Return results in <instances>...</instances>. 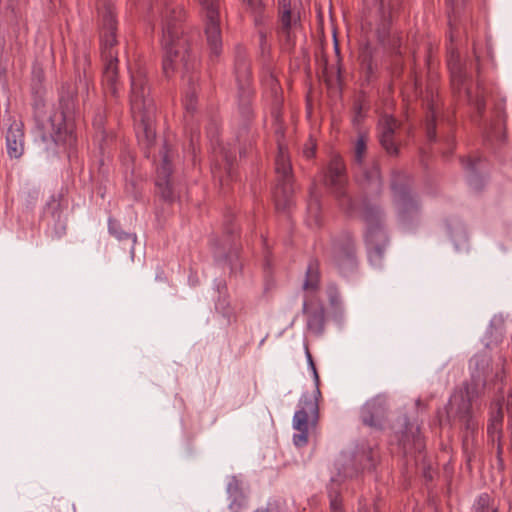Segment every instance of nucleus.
Wrapping results in <instances>:
<instances>
[{"instance_id":"nucleus-16","label":"nucleus","mask_w":512,"mask_h":512,"mask_svg":"<svg viewBox=\"0 0 512 512\" xmlns=\"http://www.w3.org/2000/svg\"><path fill=\"white\" fill-rule=\"evenodd\" d=\"M393 201L399 218L408 221L419 213V202L407 185H392Z\"/></svg>"},{"instance_id":"nucleus-35","label":"nucleus","mask_w":512,"mask_h":512,"mask_svg":"<svg viewBox=\"0 0 512 512\" xmlns=\"http://www.w3.org/2000/svg\"><path fill=\"white\" fill-rule=\"evenodd\" d=\"M414 445L417 450H421L423 448V441L420 435L414 437Z\"/></svg>"},{"instance_id":"nucleus-8","label":"nucleus","mask_w":512,"mask_h":512,"mask_svg":"<svg viewBox=\"0 0 512 512\" xmlns=\"http://www.w3.org/2000/svg\"><path fill=\"white\" fill-rule=\"evenodd\" d=\"M368 135L360 132L354 144V170L358 184L369 194L376 196L382 190V178L379 166L375 161L365 162Z\"/></svg>"},{"instance_id":"nucleus-1","label":"nucleus","mask_w":512,"mask_h":512,"mask_svg":"<svg viewBox=\"0 0 512 512\" xmlns=\"http://www.w3.org/2000/svg\"><path fill=\"white\" fill-rule=\"evenodd\" d=\"M470 382L463 389L456 391L448 403V413L455 414L467 433L473 434L478 429L475 412L478 409V399L486 385L502 378L503 363L499 361L495 367L491 358L483 351L475 354L469 361Z\"/></svg>"},{"instance_id":"nucleus-2","label":"nucleus","mask_w":512,"mask_h":512,"mask_svg":"<svg viewBox=\"0 0 512 512\" xmlns=\"http://www.w3.org/2000/svg\"><path fill=\"white\" fill-rule=\"evenodd\" d=\"M161 8L162 45L165 50L163 72L169 77L182 68L184 72L193 70L196 58L189 53L188 42L180 37L179 25L183 19V9L164 0Z\"/></svg>"},{"instance_id":"nucleus-10","label":"nucleus","mask_w":512,"mask_h":512,"mask_svg":"<svg viewBox=\"0 0 512 512\" xmlns=\"http://www.w3.org/2000/svg\"><path fill=\"white\" fill-rule=\"evenodd\" d=\"M206 20L205 34L210 52L219 56L222 51L221 31L219 26L220 0H198Z\"/></svg>"},{"instance_id":"nucleus-28","label":"nucleus","mask_w":512,"mask_h":512,"mask_svg":"<svg viewBox=\"0 0 512 512\" xmlns=\"http://www.w3.org/2000/svg\"><path fill=\"white\" fill-rule=\"evenodd\" d=\"M231 502L229 504L230 510L233 512H242L247 506L246 498L244 495H240L239 497L230 498Z\"/></svg>"},{"instance_id":"nucleus-30","label":"nucleus","mask_w":512,"mask_h":512,"mask_svg":"<svg viewBox=\"0 0 512 512\" xmlns=\"http://www.w3.org/2000/svg\"><path fill=\"white\" fill-rule=\"evenodd\" d=\"M195 98H196V94L194 91H189L186 93V96H185V107L188 111H194L195 109V105H194V101H195Z\"/></svg>"},{"instance_id":"nucleus-11","label":"nucleus","mask_w":512,"mask_h":512,"mask_svg":"<svg viewBox=\"0 0 512 512\" xmlns=\"http://www.w3.org/2000/svg\"><path fill=\"white\" fill-rule=\"evenodd\" d=\"M325 183L331 188L342 209L348 213L352 212L354 210L353 203L345 190V166L339 156H335L330 161Z\"/></svg>"},{"instance_id":"nucleus-25","label":"nucleus","mask_w":512,"mask_h":512,"mask_svg":"<svg viewBox=\"0 0 512 512\" xmlns=\"http://www.w3.org/2000/svg\"><path fill=\"white\" fill-rule=\"evenodd\" d=\"M473 512H497L493 499L486 493L481 494L474 503Z\"/></svg>"},{"instance_id":"nucleus-4","label":"nucleus","mask_w":512,"mask_h":512,"mask_svg":"<svg viewBox=\"0 0 512 512\" xmlns=\"http://www.w3.org/2000/svg\"><path fill=\"white\" fill-rule=\"evenodd\" d=\"M101 19V56L104 63L102 84L106 93L112 96L118 95V54L115 50L116 40V20L114 15V6L111 2L104 1L98 8Z\"/></svg>"},{"instance_id":"nucleus-14","label":"nucleus","mask_w":512,"mask_h":512,"mask_svg":"<svg viewBox=\"0 0 512 512\" xmlns=\"http://www.w3.org/2000/svg\"><path fill=\"white\" fill-rule=\"evenodd\" d=\"M161 165L157 168L156 188L161 198L167 202H172L178 198V193L170 181L172 173L171 149L165 143L160 152Z\"/></svg>"},{"instance_id":"nucleus-7","label":"nucleus","mask_w":512,"mask_h":512,"mask_svg":"<svg viewBox=\"0 0 512 512\" xmlns=\"http://www.w3.org/2000/svg\"><path fill=\"white\" fill-rule=\"evenodd\" d=\"M361 216L367 225L365 239L369 261L373 266H381L388 242L382 227V211L378 206L364 202Z\"/></svg>"},{"instance_id":"nucleus-29","label":"nucleus","mask_w":512,"mask_h":512,"mask_svg":"<svg viewBox=\"0 0 512 512\" xmlns=\"http://www.w3.org/2000/svg\"><path fill=\"white\" fill-rule=\"evenodd\" d=\"M451 79L452 85L454 89H457L459 92L461 91L462 85L464 84V78L460 71V69L452 68L451 69Z\"/></svg>"},{"instance_id":"nucleus-26","label":"nucleus","mask_w":512,"mask_h":512,"mask_svg":"<svg viewBox=\"0 0 512 512\" xmlns=\"http://www.w3.org/2000/svg\"><path fill=\"white\" fill-rule=\"evenodd\" d=\"M327 296L330 302V305L337 309L341 306V296L338 288L334 284H330L327 287Z\"/></svg>"},{"instance_id":"nucleus-5","label":"nucleus","mask_w":512,"mask_h":512,"mask_svg":"<svg viewBox=\"0 0 512 512\" xmlns=\"http://www.w3.org/2000/svg\"><path fill=\"white\" fill-rule=\"evenodd\" d=\"M305 356L308 367L312 372L315 389L313 394L304 393L299 400V409L293 416L292 426L297 431L293 435V443L297 447H303L308 442L310 427L317 424L319 417L318 398L321 396L319 389L320 378L315 363L307 345H305Z\"/></svg>"},{"instance_id":"nucleus-12","label":"nucleus","mask_w":512,"mask_h":512,"mask_svg":"<svg viewBox=\"0 0 512 512\" xmlns=\"http://www.w3.org/2000/svg\"><path fill=\"white\" fill-rule=\"evenodd\" d=\"M280 12L279 37L287 47H292L297 32L301 28L300 11L296 4L291 5L290 0H278Z\"/></svg>"},{"instance_id":"nucleus-21","label":"nucleus","mask_w":512,"mask_h":512,"mask_svg":"<svg viewBox=\"0 0 512 512\" xmlns=\"http://www.w3.org/2000/svg\"><path fill=\"white\" fill-rule=\"evenodd\" d=\"M303 311L307 314V326L314 334H321L324 330L325 312L322 305L310 308L307 302L303 304Z\"/></svg>"},{"instance_id":"nucleus-6","label":"nucleus","mask_w":512,"mask_h":512,"mask_svg":"<svg viewBox=\"0 0 512 512\" xmlns=\"http://www.w3.org/2000/svg\"><path fill=\"white\" fill-rule=\"evenodd\" d=\"M75 115L73 103H67L62 110L53 111L46 122L41 124V140L45 149L50 150L51 144H71L74 141Z\"/></svg>"},{"instance_id":"nucleus-17","label":"nucleus","mask_w":512,"mask_h":512,"mask_svg":"<svg viewBox=\"0 0 512 512\" xmlns=\"http://www.w3.org/2000/svg\"><path fill=\"white\" fill-rule=\"evenodd\" d=\"M386 400L381 396L368 400L361 408V419L369 427L379 428L386 418Z\"/></svg>"},{"instance_id":"nucleus-13","label":"nucleus","mask_w":512,"mask_h":512,"mask_svg":"<svg viewBox=\"0 0 512 512\" xmlns=\"http://www.w3.org/2000/svg\"><path fill=\"white\" fill-rule=\"evenodd\" d=\"M291 164L286 148L279 144L278 154L275 160V170L278 174L281 187H277L274 192L276 206L280 207L283 200V208L290 204L291 187Z\"/></svg>"},{"instance_id":"nucleus-37","label":"nucleus","mask_w":512,"mask_h":512,"mask_svg":"<svg viewBox=\"0 0 512 512\" xmlns=\"http://www.w3.org/2000/svg\"><path fill=\"white\" fill-rule=\"evenodd\" d=\"M508 410L512 409V394L508 397Z\"/></svg>"},{"instance_id":"nucleus-18","label":"nucleus","mask_w":512,"mask_h":512,"mask_svg":"<svg viewBox=\"0 0 512 512\" xmlns=\"http://www.w3.org/2000/svg\"><path fill=\"white\" fill-rule=\"evenodd\" d=\"M398 128V122L389 115L381 117L378 124V133L381 146L389 155H397L398 147L394 141V133Z\"/></svg>"},{"instance_id":"nucleus-34","label":"nucleus","mask_w":512,"mask_h":512,"mask_svg":"<svg viewBox=\"0 0 512 512\" xmlns=\"http://www.w3.org/2000/svg\"><path fill=\"white\" fill-rule=\"evenodd\" d=\"M303 154L305 155L306 158H311L314 156L315 154V144L314 143H310L304 150H303Z\"/></svg>"},{"instance_id":"nucleus-33","label":"nucleus","mask_w":512,"mask_h":512,"mask_svg":"<svg viewBox=\"0 0 512 512\" xmlns=\"http://www.w3.org/2000/svg\"><path fill=\"white\" fill-rule=\"evenodd\" d=\"M330 507L331 512H341V501L338 499V496H331Z\"/></svg>"},{"instance_id":"nucleus-32","label":"nucleus","mask_w":512,"mask_h":512,"mask_svg":"<svg viewBox=\"0 0 512 512\" xmlns=\"http://www.w3.org/2000/svg\"><path fill=\"white\" fill-rule=\"evenodd\" d=\"M247 5L250 7V9L254 12L260 11L262 7V1L261 0H243Z\"/></svg>"},{"instance_id":"nucleus-41","label":"nucleus","mask_w":512,"mask_h":512,"mask_svg":"<svg viewBox=\"0 0 512 512\" xmlns=\"http://www.w3.org/2000/svg\"><path fill=\"white\" fill-rule=\"evenodd\" d=\"M335 49H336V51H338V45H337V42L335 43Z\"/></svg>"},{"instance_id":"nucleus-9","label":"nucleus","mask_w":512,"mask_h":512,"mask_svg":"<svg viewBox=\"0 0 512 512\" xmlns=\"http://www.w3.org/2000/svg\"><path fill=\"white\" fill-rule=\"evenodd\" d=\"M331 261L343 277H350L357 271L355 244L350 234L346 233L340 239L333 241Z\"/></svg>"},{"instance_id":"nucleus-19","label":"nucleus","mask_w":512,"mask_h":512,"mask_svg":"<svg viewBox=\"0 0 512 512\" xmlns=\"http://www.w3.org/2000/svg\"><path fill=\"white\" fill-rule=\"evenodd\" d=\"M6 146L11 158H20L24 152V133L22 124L14 122L10 125L6 135Z\"/></svg>"},{"instance_id":"nucleus-40","label":"nucleus","mask_w":512,"mask_h":512,"mask_svg":"<svg viewBox=\"0 0 512 512\" xmlns=\"http://www.w3.org/2000/svg\"><path fill=\"white\" fill-rule=\"evenodd\" d=\"M215 258H220V255L217 252H215Z\"/></svg>"},{"instance_id":"nucleus-23","label":"nucleus","mask_w":512,"mask_h":512,"mask_svg":"<svg viewBox=\"0 0 512 512\" xmlns=\"http://www.w3.org/2000/svg\"><path fill=\"white\" fill-rule=\"evenodd\" d=\"M320 284V271L317 261H311L306 270L303 289L307 292H315Z\"/></svg>"},{"instance_id":"nucleus-38","label":"nucleus","mask_w":512,"mask_h":512,"mask_svg":"<svg viewBox=\"0 0 512 512\" xmlns=\"http://www.w3.org/2000/svg\"><path fill=\"white\" fill-rule=\"evenodd\" d=\"M483 105H484V104H483V101H482V100H477V102H476V106H477V108H478L479 110L483 107Z\"/></svg>"},{"instance_id":"nucleus-20","label":"nucleus","mask_w":512,"mask_h":512,"mask_svg":"<svg viewBox=\"0 0 512 512\" xmlns=\"http://www.w3.org/2000/svg\"><path fill=\"white\" fill-rule=\"evenodd\" d=\"M503 411L499 402L491 407L490 417L487 426V434L489 439L495 443L499 442L502 435Z\"/></svg>"},{"instance_id":"nucleus-42","label":"nucleus","mask_w":512,"mask_h":512,"mask_svg":"<svg viewBox=\"0 0 512 512\" xmlns=\"http://www.w3.org/2000/svg\"><path fill=\"white\" fill-rule=\"evenodd\" d=\"M465 91H466L467 95L469 96V90L467 88H465Z\"/></svg>"},{"instance_id":"nucleus-3","label":"nucleus","mask_w":512,"mask_h":512,"mask_svg":"<svg viewBox=\"0 0 512 512\" xmlns=\"http://www.w3.org/2000/svg\"><path fill=\"white\" fill-rule=\"evenodd\" d=\"M130 106L138 141L148 148L154 143L156 136V108L149 96L146 70L142 67L131 72Z\"/></svg>"},{"instance_id":"nucleus-24","label":"nucleus","mask_w":512,"mask_h":512,"mask_svg":"<svg viewBox=\"0 0 512 512\" xmlns=\"http://www.w3.org/2000/svg\"><path fill=\"white\" fill-rule=\"evenodd\" d=\"M108 230H109L110 234L113 235L114 237H116L119 241L129 240L132 245L131 253L133 254V247H134V244L136 243V235L135 234H130V233L121 231L119 224L113 219H109V221H108Z\"/></svg>"},{"instance_id":"nucleus-39","label":"nucleus","mask_w":512,"mask_h":512,"mask_svg":"<svg viewBox=\"0 0 512 512\" xmlns=\"http://www.w3.org/2000/svg\"><path fill=\"white\" fill-rule=\"evenodd\" d=\"M256 512H268V511L265 509H261V510H257Z\"/></svg>"},{"instance_id":"nucleus-36","label":"nucleus","mask_w":512,"mask_h":512,"mask_svg":"<svg viewBox=\"0 0 512 512\" xmlns=\"http://www.w3.org/2000/svg\"><path fill=\"white\" fill-rule=\"evenodd\" d=\"M467 167L471 172H474L476 170V165L471 160H468Z\"/></svg>"},{"instance_id":"nucleus-31","label":"nucleus","mask_w":512,"mask_h":512,"mask_svg":"<svg viewBox=\"0 0 512 512\" xmlns=\"http://www.w3.org/2000/svg\"><path fill=\"white\" fill-rule=\"evenodd\" d=\"M427 136L430 140L435 139V123H434V114L432 115V119L427 123Z\"/></svg>"},{"instance_id":"nucleus-27","label":"nucleus","mask_w":512,"mask_h":512,"mask_svg":"<svg viewBox=\"0 0 512 512\" xmlns=\"http://www.w3.org/2000/svg\"><path fill=\"white\" fill-rule=\"evenodd\" d=\"M227 493L229 495V498L239 497L240 495H244L240 488L239 481L232 477L227 485Z\"/></svg>"},{"instance_id":"nucleus-22","label":"nucleus","mask_w":512,"mask_h":512,"mask_svg":"<svg viewBox=\"0 0 512 512\" xmlns=\"http://www.w3.org/2000/svg\"><path fill=\"white\" fill-rule=\"evenodd\" d=\"M504 329L501 319H494L485 334L486 348H493L497 346L503 338Z\"/></svg>"},{"instance_id":"nucleus-15","label":"nucleus","mask_w":512,"mask_h":512,"mask_svg":"<svg viewBox=\"0 0 512 512\" xmlns=\"http://www.w3.org/2000/svg\"><path fill=\"white\" fill-rule=\"evenodd\" d=\"M234 72L238 85V97L240 105L244 109V113L248 115L250 112L248 109V104L252 90L250 87V66L244 50H238L236 53Z\"/></svg>"}]
</instances>
